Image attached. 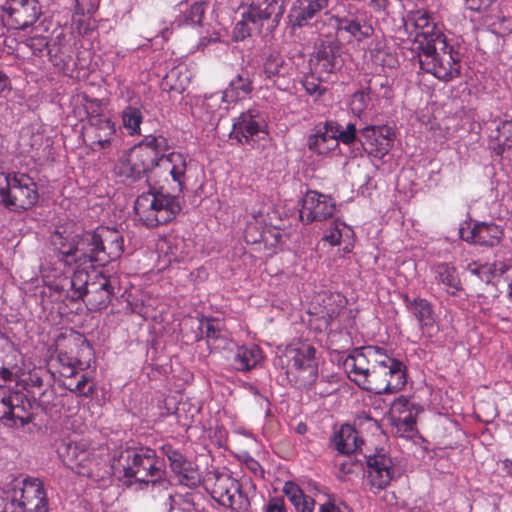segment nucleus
I'll use <instances>...</instances> for the list:
<instances>
[{
	"mask_svg": "<svg viewBox=\"0 0 512 512\" xmlns=\"http://www.w3.org/2000/svg\"><path fill=\"white\" fill-rule=\"evenodd\" d=\"M346 228L347 227H346L345 223H343L339 220H335L332 223V227H331L329 233H327L324 236V240L328 241L332 246L339 245L341 243L343 230H345Z\"/></svg>",
	"mask_w": 512,
	"mask_h": 512,
	"instance_id": "nucleus-48",
	"label": "nucleus"
},
{
	"mask_svg": "<svg viewBox=\"0 0 512 512\" xmlns=\"http://www.w3.org/2000/svg\"><path fill=\"white\" fill-rule=\"evenodd\" d=\"M167 150L168 142L165 137L145 136L139 145L132 149L128 157L119 161L118 173L135 181L159 166L169 171L177 184V191L181 193L187 179V160L181 153L172 152L166 155Z\"/></svg>",
	"mask_w": 512,
	"mask_h": 512,
	"instance_id": "nucleus-2",
	"label": "nucleus"
},
{
	"mask_svg": "<svg viewBox=\"0 0 512 512\" xmlns=\"http://www.w3.org/2000/svg\"><path fill=\"white\" fill-rule=\"evenodd\" d=\"M0 376L4 381H11L13 378L12 372L8 368H5V367H2L0 369Z\"/></svg>",
	"mask_w": 512,
	"mask_h": 512,
	"instance_id": "nucleus-63",
	"label": "nucleus"
},
{
	"mask_svg": "<svg viewBox=\"0 0 512 512\" xmlns=\"http://www.w3.org/2000/svg\"><path fill=\"white\" fill-rule=\"evenodd\" d=\"M183 73L180 69L173 68L170 72L165 76L164 81L165 84L169 86L170 90H174L176 92H182L185 90L186 86L189 83V79L184 72V77L182 78Z\"/></svg>",
	"mask_w": 512,
	"mask_h": 512,
	"instance_id": "nucleus-42",
	"label": "nucleus"
},
{
	"mask_svg": "<svg viewBox=\"0 0 512 512\" xmlns=\"http://www.w3.org/2000/svg\"><path fill=\"white\" fill-rule=\"evenodd\" d=\"M310 61L317 73H334L343 65L341 44L335 39L321 40Z\"/></svg>",
	"mask_w": 512,
	"mask_h": 512,
	"instance_id": "nucleus-12",
	"label": "nucleus"
},
{
	"mask_svg": "<svg viewBox=\"0 0 512 512\" xmlns=\"http://www.w3.org/2000/svg\"><path fill=\"white\" fill-rule=\"evenodd\" d=\"M482 266L481 264H478L476 262L470 264L468 266V270L470 271V273L476 275V276H480V270H482Z\"/></svg>",
	"mask_w": 512,
	"mask_h": 512,
	"instance_id": "nucleus-64",
	"label": "nucleus"
},
{
	"mask_svg": "<svg viewBox=\"0 0 512 512\" xmlns=\"http://www.w3.org/2000/svg\"><path fill=\"white\" fill-rule=\"evenodd\" d=\"M388 0H371V6L376 11L384 10L387 7Z\"/></svg>",
	"mask_w": 512,
	"mask_h": 512,
	"instance_id": "nucleus-61",
	"label": "nucleus"
},
{
	"mask_svg": "<svg viewBox=\"0 0 512 512\" xmlns=\"http://www.w3.org/2000/svg\"><path fill=\"white\" fill-rule=\"evenodd\" d=\"M115 474L128 479L129 485L139 484L141 490L151 488L165 491L170 487L163 461L156 451L149 447L126 448L113 458Z\"/></svg>",
	"mask_w": 512,
	"mask_h": 512,
	"instance_id": "nucleus-3",
	"label": "nucleus"
},
{
	"mask_svg": "<svg viewBox=\"0 0 512 512\" xmlns=\"http://www.w3.org/2000/svg\"><path fill=\"white\" fill-rule=\"evenodd\" d=\"M302 86L309 95L315 97H320L325 91L320 84V80L313 75L305 76L302 80Z\"/></svg>",
	"mask_w": 512,
	"mask_h": 512,
	"instance_id": "nucleus-49",
	"label": "nucleus"
},
{
	"mask_svg": "<svg viewBox=\"0 0 512 512\" xmlns=\"http://www.w3.org/2000/svg\"><path fill=\"white\" fill-rule=\"evenodd\" d=\"M113 296L114 287L111 280L102 273H98L90 283L87 293V306L93 311L105 309L110 304Z\"/></svg>",
	"mask_w": 512,
	"mask_h": 512,
	"instance_id": "nucleus-21",
	"label": "nucleus"
},
{
	"mask_svg": "<svg viewBox=\"0 0 512 512\" xmlns=\"http://www.w3.org/2000/svg\"><path fill=\"white\" fill-rule=\"evenodd\" d=\"M248 21L243 18L238 22L234 29V36L237 40H244L251 35V29L248 27Z\"/></svg>",
	"mask_w": 512,
	"mask_h": 512,
	"instance_id": "nucleus-53",
	"label": "nucleus"
},
{
	"mask_svg": "<svg viewBox=\"0 0 512 512\" xmlns=\"http://www.w3.org/2000/svg\"><path fill=\"white\" fill-rule=\"evenodd\" d=\"M315 348L309 344H301L297 347L291 346L286 350V357L289 365L297 370L313 368Z\"/></svg>",
	"mask_w": 512,
	"mask_h": 512,
	"instance_id": "nucleus-32",
	"label": "nucleus"
},
{
	"mask_svg": "<svg viewBox=\"0 0 512 512\" xmlns=\"http://www.w3.org/2000/svg\"><path fill=\"white\" fill-rule=\"evenodd\" d=\"M339 471L343 475H349L355 472V468L357 467V464L354 463L351 459L345 460L342 463H339Z\"/></svg>",
	"mask_w": 512,
	"mask_h": 512,
	"instance_id": "nucleus-57",
	"label": "nucleus"
},
{
	"mask_svg": "<svg viewBox=\"0 0 512 512\" xmlns=\"http://www.w3.org/2000/svg\"><path fill=\"white\" fill-rule=\"evenodd\" d=\"M237 512H249L250 501L248 497L242 492L241 486L236 489L235 493L230 494L228 500H224V505Z\"/></svg>",
	"mask_w": 512,
	"mask_h": 512,
	"instance_id": "nucleus-43",
	"label": "nucleus"
},
{
	"mask_svg": "<svg viewBox=\"0 0 512 512\" xmlns=\"http://www.w3.org/2000/svg\"><path fill=\"white\" fill-rule=\"evenodd\" d=\"M201 331L207 338L208 346L211 349L224 348L227 337L220 328V324L214 320H205L201 322Z\"/></svg>",
	"mask_w": 512,
	"mask_h": 512,
	"instance_id": "nucleus-38",
	"label": "nucleus"
},
{
	"mask_svg": "<svg viewBox=\"0 0 512 512\" xmlns=\"http://www.w3.org/2000/svg\"><path fill=\"white\" fill-rule=\"evenodd\" d=\"M7 188L2 189L4 204L13 210H26L38 200L36 184L26 174H14L6 178Z\"/></svg>",
	"mask_w": 512,
	"mask_h": 512,
	"instance_id": "nucleus-8",
	"label": "nucleus"
},
{
	"mask_svg": "<svg viewBox=\"0 0 512 512\" xmlns=\"http://www.w3.org/2000/svg\"><path fill=\"white\" fill-rule=\"evenodd\" d=\"M420 68L448 82L460 74V56L446 38L436 40L434 44L422 46L418 54Z\"/></svg>",
	"mask_w": 512,
	"mask_h": 512,
	"instance_id": "nucleus-6",
	"label": "nucleus"
},
{
	"mask_svg": "<svg viewBox=\"0 0 512 512\" xmlns=\"http://www.w3.org/2000/svg\"><path fill=\"white\" fill-rule=\"evenodd\" d=\"M182 207L177 195L163 191L149 190L139 195L134 211L139 221L149 228L171 222L180 213Z\"/></svg>",
	"mask_w": 512,
	"mask_h": 512,
	"instance_id": "nucleus-5",
	"label": "nucleus"
},
{
	"mask_svg": "<svg viewBox=\"0 0 512 512\" xmlns=\"http://www.w3.org/2000/svg\"><path fill=\"white\" fill-rule=\"evenodd\" d=\"M307 146L319 155L327 154L337 147L335 136L328 129V121L315 127L314 133L308 137Z\"/></svg>",
	"mask_w": 512,
	"mask_h": 512,
	"instance_id": "nucleus-27",
	"label": "nucleus"
},
{
	"mask_svg": "<svg viewBox=\"0 0 512 512\" xmlns=\"http://www.w3.org/2000/svg\"><path fill=\"white\" fill-rule=\"evenodd\" d=\"M205 14L204 5L201 2H194L185 11L179 19L180 25H200Z\"/></svg>",
	"mask_w": 512,
	"mask_h": 512,
	"instance_id": "nucleus-41",
	"label": "nucleus"
},
{
	"mask_svg": "<svg viewBox=\"0 0 512 512\" xmlns=\"http://www.w3.org/2000/svg\"><path fill=\"white\" fill-rule=\"evenodd\" d=\"M262 360V352L258 346L246 347L242 346L237 349L234 358L233 365L238 371L250 370Z\"/></svg>",
	"mask_w": 512,
	"mask_h": 512,
	"instance_id": "nucleus-33",
	"label": "nucleus"
},
{
	"mask_svg": "<svg viewBox=\"0 0 512 512\" xmlns=\"http://www.w3.org/2000/svg\"><path fill=\"white\" fill-rule=\"evenodd\" d=\"M283 492L288 497L290 502L296 501L297 499L299 500V497L303 493L300 487L292 481H288L284 484Z\"/></svg>",
	"mask_w": 512,
	"mask_h": 512,
	"instance_id": "nucleus-52",
	"label": "nucleus"
},
{
	"mask_svg": "<svg viewBox=\"0 0 512 512\" xmlns=\"http://www.w3.org/2000/svg\"><path fill=\"white\" fill-rule=\"evenodd\" d=\"M240 482L232 477L223 475L218 477L214 486L213 493L216 495L219 503L224 505V500H228L230 494L235 493L239 489Z\"/></svg>",
	"mask_w": 512,
	"mask_h": 512,
	"instance_id": "nucleus-39",
	"label": "nucleus"
},
{
	"mask_svg": "<svg viewBox=\"0 0 512 512\" xmlns=\"http://www.w3.org/2000/svg\"><path fill=\"white\" fill-rule=\"evenodd\" d=\"M330 0H296L290 11V18L294 27L309 25L317 19L329 6Z\"/></svg>",
	"mask_w": 512,
	"mask_h": 512,
	"instance_id": "nucleus-20",
	"label": "nucleus"
},
{
	"mask_svg": "<svg viewBox=\"0 0 512 512\" xmlns=\"http://www.w3.org/2000/svg\"><path fill=\"white\" fill-rule=\"evenodd\" d=\"M366 463V483L369 490L377 494L395 478L396 468L392 458L383 449L367 456Z\"/></svg>",
	"mask_w": 512,
	"mask_h": 512,
	"instance_id": "nucleus-10",
	"label": "nucleus"
},
{
	"mask_svg": "<svg viewBox=\"0 0 512 512\" xmlns=\"http://www.w3.org/2000/svg\"><path fill=\"white\" fill-rule=\"evenodd\" d=\"M369 92L365 90L356 91L351 99L350 107L354 115L360 116L370 103Z\"/></svg>",
	"mask_w": 512,
	"mask_h": 512,
	"instance_id": "nucleus-45",
	"label": "nucleus"
},
{
	"mask_svg": "<svg viewBox=\"0 0 512 512\" xmlns=\"http://www.w3.org/2000/svg\"><path fill=\"white\" fill-rule=\"evenodd\" d=\"M263 73L267 79L277 83L279 79L286 78L291 75L292 66L280 53L271 52L265 57Z\"/></svg>",
	"mask_w": 512,
	"mask_h": 512,
	"instance_id": "nucleus-31",
	"label": "nucleus"
},
{
	"mask_svg": "<svg viewBox=\"0 0 512 512\" xmlns=\"http://www.w3.org/2000/svg\"><path fill=\"white\" fill-rule=\"evenodd\" d=\"M328 129L335 136L337 145L339 143L352 145L359 139L357 136L358 129L356 124L351 122L347 123L346 126H342L337 121L329 120Z\"/></svg>",
	"mask_w": 512,
	"mask_h": 512,
	"instance_id": "nucleus-37",
	"label": "nucleus"
},
{
	"mask_svg": "<svg viewBox=\"0 0 512 512\" xmlns=\"http://www.w3.org/2000/svg\"><path fill=\"white\" fill-rule=\"evenodd\" d=\"M21 397L18 394L3 397L0 401V419L4 420L7 425H16L19 421L21 426L27 424L30 419L24 416L23 407H20L19 402Z\"/></svg>",
	"mask_w": 512,
	"mask_h": 512,
	"instance_id": "nucleus-30",
	"label": "nucleus"
},
{
	"mask_svg": "<svg viewBox=\"0 0 512 512\" xmlns=\"http://www.w3.org/2000/svg\"><path fill=\"white\" fill-rule=\"evenodd\" d=\"M466 8L474 12L487 11L496 0H463Z\"/></svg>",
	"mask_w": 512,
	"mask_h": 512,
	"instance_id": "nucleus-51",
	"label": "nucleus"
},
{
	"mask_svg": "<svg viewBox=\"0 0 512 512\" xmlns=\"http://www.w3.org/2000/svg\"><path fill=\"white\" fill-rule=\"evenodd\" d=\"M0 512H49L42 482L39 479L13 480L0 495Z\"/></svg>",
	"mask_w": 512,
	"mask_h": 512,
	"instance_id": "nucleus-4",
	"label": "nucleus"
},
{
	"mask_svg": "<svg viewBox=\"0 0 512 512\" xmlns=\"http://www.w3.org/2000/svg\"><path fill=\"white\" fill-rule=\"evenodd\" d=\"M319 512H341V511L334 503L327 502L320 506Z\"/></svg>",
	"mask_w": 512,
	"mask_h": 512,
	"instance_id": "nucleus-60",
	"label": "nucleus"
},
{
	"mask_svg": "<svg viewBox=\"0 0 512 512\" xmlns=\"http://www.w3.org/2000/svg\"><path fill=\"white\" fill-rule=\"evenodd\" d=\"M60 373L63 377L70 379L77 374V371L71 362H67V365L62 368Z\"/></svg>",
	"mask_w": 512,
	"mask_h": 512,
	"instance_id": "nucleus-59",
	"label": "nucleus"
},
{
	"mask_svg": "<svg viewBox=\"0 0 512 512\" xmlns=\"http://www.w3.org/2000/svg\"><path fill=\"white\" fill-rule=\"evenodd\" d=\"M359 133V141L367 154L381 159L389 153L394 140L392 128L386 125L366 126Z\"/></svg>",
	"mask_w": 512,
	"mask_h": 512,
	"instance_id": "nucleus-11",
	"label": "nucleus"
},
{
	"mask_svg": "<svg viewBox=\"0 0 512 512\" xmlns=\"http://www.w3.org/2000/svg\"><path fill=\"white\" fill-rule=\"evenodd\" d=\"M335 23L339 33H347L357 40L369 37L372 33L371 27L362 26L360 21L352 17H336Z\"/></svg>",
	"mask_w": 512,
	"mask_h": 512,
	"instance_id": "nucleus-36",
	"label": "nucleus"
},
{
	"mask_svg": "<svg viewBox=\"0 0 512 512\" xmlns=\"http://www.w3.org/2000/svg\"><path fill=\"white\" fill-rule=\"evenodd\" d=\"M63 462L77 473H84L91 463V452L85 442L70 441L59 451Z\"/></svg>",
	"mask_w": 512,
	"mask_h": 512,
	"instance_id": "nucleus-22",
	"label": "nucleus"
},
{
	"mask_svg": "<svg viewBox=\"0 0 512 512\" xmlns=\"http://www.w3.org/2000/svg\"><path fill=\"white\" fill-rule=\"evenodd\" d=\"M11 17L21 29L33 25L41 15V7L37 0H13Z\"/></svg>",
	"mask_w": 512,
	"mask_h": 512,
	"instance_id": "nucleus-26",
	"label": "nucleus"
},
{
	"mask_svg": "<svg viewBox=\"0 0 512 512\" xmlns=\"http://www.w3.org/2000/svg\"><path fill=\"white\" fill-rule=\"evenodd\" d=\"M161 451L168 458L170 467L178 476L180 484L190 488L196 487L199 478L186 457L170 444L163 445Z\"/></svg>",
	"mask_w": 512,
	"mask_h": 512,
	"instance_id": "nucleus-17",
	"label": "nucleus"
},
{
	"mask_svg": "<svg viewBox=\"0 0 512 512\" xmlns=\"http://www.w3.org/2000/svg\"><path fill=\"white\" fill-rule=\"evenodd\" d=\"M142 119V112L136 107L128 106L122 111L123 126L128 130L130 135L140 133Z\"/></svg>",
	"mask_w": 512,
	"mask_h": 512,
	"instance_id": "nucleus-40",
	"label": "nucleus"
},
{
	"mask_svg": "<svg viewBox=\"0 0 512 512\" xmlns=\"http://www.w3.org/2000/svg\"><path fill=\"white\" fill-rule=\"evenodd\" d=\"M459 232L464 241L485 247L498 245L504 236L503 229L493 222H476L472 228L461 227Z\"/></svg>",
	"mask_w": 512,
	"mask_h": 512,
	"instance_id": "nucleus-15",
	"label": "nucleus"
},
{
	"mask_svg": "<svg viewBox=\"0 0 512 512\" xmlns=\"http://www.w3.org/2000/svg\"><path fill=\"white\" fill-rule=\"evenodd\" d=\"M283 13L284 7L278 0H252L243 18L261 28L270 19L274 26L278 25Z\"/></svg>",
	"mask_w": 512,
	"mask_h": 512,
	"instance_id": "nucleus-16",
	"label": "nucleus"
},
{
	"mask_svg": "<svg viewBox=\"0 0 512 512\" xmlns=\"http://www.w3.org/2000/svg\"><path fill=\"white\" fill-rule=\"evenodd\" d=\"M96 236L100 250H103L107 257V263L120 258L124 251V238L118 230L98 227Z\"/></svg>",
	"mask_w": 512,
	"mask_h": 512,
	"instance_id": "nucleus-23",
	"label": "nucleus"
},
{
	"mask_svg": "<svg viewBox=\"0 0 512 512\" xmlns=\"http://www.w3.org/2000/svg\"><path fill=\"white\" fill-rule=\"evenodd\" d=\"M435 278L446 287L449 295H456L462 290V284L455 267L447 263H441L435 267Z\"/></svg>",
	"mask_w": 512,
	"mask_h": 512,
	"instance_id": "nucleus-34",
	"label": "nucleus"
},
{
	"mask_svg": "<svg viewBox=\"0 0 512 512\" xmlns=\"http://www.w3.org/2000/svg\"><path fill=\"white\" fill-rule=\"evenodd\" d=\"M322 309L319 312L320 320L323 321L324 327L330 329L341 328L342 318L345 314L347 305L346 298L340 293H324L321 298Z\"/></svg>",
	"mask_w": 512,
	"mask_h": 512,
	"instance_id": "nucleus-19",
	"label": "nucleus"
},
{
	"mask_svg": "<svg viewBox=\"0 0 512 512\" xmlns=\"http://www.w3.org/2000/svg\"><path fill=\"white\" fill-rule=\"evenodd\" d=\"M491 265L496 277L504 275L511 268L508 262H494Z\"/></svg>",
	"mask_w": 512,
	"mask_h": 512,
	"instance_id": "nucleus-56",
	"label": "nucleus"
},
{
	"mask_svg": "<svg viewBox=\"0 0 512 512\" xmlns=\"http://www.w3.org/2000/svg\"><path fill=\"white\" fill-rule=\"evenodd\" d=\"M335 202L325 194L309 190L302 199L300 219L308 224L314 221H324L333 216Z\"/></svg>",
	"mask_w": 512,
	"mask_h": 512,
	"instance_id": "nucleus-13",
	"label": "nucleus"
},
{
	"mask_svg": "<svg viewBox=\"0 0 512 512\" xmlns=\"http://www.w3.org/2000/svg\"><path fill=\"white\" fill-rule=\"evenodd\" d=\"M147 490L150 491V493L152 494L153 497H157V496H160V495L167 496V503L169 504L170 509H172L173 502H174V495H172L169 492V488L167 490H165V491H161L159 489H154V491L152 492L151 488H148Z\"/></svg>",
	"mask_w": 512,
	"mask_h": 512,
	"instance_id": "nucleus-58",
	"label": "nucleus"
},
{
	"mask_svg": "<svg viewBox=\"0 0 512 512\" xmlns=\"http://www.w3.org/2000/svg\"><path fill=\"white\" fill-rule=\"evenodd\" d=\"M52 242L58 250L59 259L66 264L85 265L95 262L105 265L107 263L106 255L98 246L96 230L77 235L71 242H65L62 235L56 233Z\"/></svg>",
	"mask_w": 512,
	"mask_h": 512,
	"instance_id": "nucleus-7",
	"label": "nucleus"
},
{
	"mask_svg": "<svg viewBox=\"0 0 512 512\" xmlns=\"http://www.w3.org/2000/svg\"><path fill=\"white\" fill-rule=\"evenodd\" d=\"M265 512H286L283 499L272 498L265 507Z\"/></svg>",
	"mask_w": 512,
	"mask_h": 512,
	"instance_id": "nucleus-54",
	"label": "nucleus"
},
{
	"mask_svg": "<svg viewBox=\"0 0 512 512\" xmlns=\"http://www.w3.org/2000/svg\"><path fill=\"white\" fill-rule=\"evenodd\" d=\"M362 444L358 432L349 424L342 425L331 440V445L341 454H352Z\"/></svg>",
	"mask_w": 512,
	"mask_h": 512,
	"instance_id": "nucleus-28",
	"label": "nucleus"
},
{
	"mask_svg": "<svg viewBox=\"0 0 512 512\" xmlns=\"http://www.w3.org/2000/svg\"><path fill=\"white\" fill-rule=\"evenodd\" d=\"M65 35L60 32L54 39L53 42H49L45 36L33 35L26 40V46L32 51L34 55L41 56L43 52L52 60L53 57H57L58 54L63 53V40Z\"/></svg>",
	"mask_w": 512,
	"mask_h": 512,
	"instance_id": "nucleus-29",
	"label": "nucleus"
},
{
	"mask_svg": "<svg viewBox=\"0 0 512 512\" xmlns=\"http://www.w3.org/2000/svg\"><path fill=\"white\" fill-rule=\"evenodd\" d=\"M253 90V82L248 72H242L236 75L229 83L228 87L221 93L211 95L210 100L216 98L228 104L235 103L247 97Z\"/></svg>",
	"mask_w": 512,
	"mask_h": 512,
	"instance_id": "nucleus-24",
	"label": "nucleus"
},
{
	"mask_svg": "<svg viewBox=\"0 0 512 512\" xmlns=\"http://www.w3.org/2000/svg\"><path fill=\"white\" fill-rule=\"evenodd\" d=\"M82 136L93 150H107L116 142V128L109 117L101 114L90 115L82 127Z\"/></svg>",
	"mask_w": 512,
	"mask_h": 512,
	"instance_id": "nucleus-9",
	"label": "nucleus"
},
{
	"mask_svg": "<svg viewBox=\"0 0 512 512\" xmlns=\"http://www.w3.org/2000/svg\"><path fill=\"white\" fill-rule=\"evenodd\" d=\"M343 367L351 381L375 394L401 390L407 382L406 366L383 348L366 346L346 357Z\"/></svg>",
	"mask_w": 512,
	"mask_h": 512,
	"instance_id": "nucleus-1",
	"label": "nucleus"
},
{
	"mask_svg": "<svg viewBox=\"0 0 512 512\" xmlns=\"http://www.w3.org/2000/svg\"><path fill=\"white\" fill-rule=\"evenodd\" d=\"M298 512H313L315 501L310 496L301 494L299 500L291 501Z\"/></svg>",
	"mask_w": 512,
	"mask_h": 512,
	"instance_id": "nucleus-50",
	"label": "nucleus"
},
{
	"mask_svg": "<svg viewBox=\"0 0 512 512\" xmlns=\"http://www.w3.org/2000/svg\"><path fill=\"white\" fill-rule=\"evenodd\" d=\"M411 21L416 29L415 37L420 50L424 45L434 44L436 40L446 38L426 12L417 11Z\"/></svg>",
	"mask_w": 512,
	"mask_h": 512,
	"instance_id": "nucleus-25",
	"label": "nucleus"
},
{
	"mask_svg": "<svg viewBox=\"0 0 512 512\" xmlns=\"http://www.w3.org/2000/svg\"><path fill=\"white\" fill-rule=\"evenodd\" d=\"M69 289L67 290V297L72 301L83 299L87 296L90 286V275L85 270H76L73 275L67 279Z\"/></svg>",
	"mask_w": 512,
	"mask_h": 512,
	"instance_id": "nucleus-35",
	"label": "nucleus"
},
{
	"mask_svg": "<svg viewBox=\"0 0 512 512\" xmlns=\"http://www.w3.org/2000/svg\"><path fill=\"white\" fill-rule=\"evenodd\" d=\"M406 309L416 319L422 333H429L435 326L437 314L433 304L425 298L411 299L407 294L401 296Z\"/></svg>",
	"mask_w": 512,
	"mask_h": 512,
	"instance_id": "nucleus-18",
	"label": "nucleus"
},
{
	"mask_svg": "<svg viewBox=\"0 0 512 512\" xmlns=\"http://www.w3.org/2000/svg\"><path fill=\"white\" fill-rule=\"evenodd\" d=\"M89 382V377L86 374H81L80 379L75 385L72 383L63 382L62 386L78 396L89 397L94 392V387L92 384H89Z\"/></svg>",
	"mask_w": 512,
	"mask_h": 512,
	"instance_id": "nucleus-44",
	"label": "nucleus"
},
{
	"mask_svg": "<svg viewBox=\"0 0 512 512\" xmlns=\"http://www.w3.org/2000/svg\"><path fill=\"white\" fill-rule=\"evenodd\" d=\"M496 278L495 274H494V271L492 269V265L491 264H484L482 266V270H480V276H479V279L482 281V282H485V283H490L492 282V280Z\"/></svg>",
	"mask_w": 512,
	"mask_h": 512,
	"instance_id": "nucleus-55",
	"label": "nucleus"
},
{
	"mask_svg": "<svg viewBox=\"0 0 512 512\" xmlns=\"http://www.w3.org/2000/svg\"><path fill=\"white\" fill-rule=\"evenodd\" d=\"M408 401L404 398H399L393 402L392 408L394 410L401 411L402 408L406 407Z\"/></svg>",
	"mask_w": 512,
	"mask_h": 512,
	"instance_id": "nucleus-62",
	"label": "nucleus"
},
{
	"mask_svg": "<svg viewBox=\"0 0 512 512\" xmlns=\"http://www.w3.org/2000/svg\"><path fill=\"white\" fill-rule=\"evenodd\" d=\"M497 140L502 150L512 147V121H504L498 126Z\"/></svg>",
	"mask_w": 512,
	"mask_h": 512,
	"instance_id": "nucleus-46",
	"label": "nucleus"
},
{
	"mask_svg": "<svg viewBox=\"0 0 512 512\" xmlns=\"http://www.w3.org/2000/svg\"><path fill=\"white\" fill-rule=\"evenodd\" d=\"M259 133H267V122L258 108L248 109L234 119L231 137L239 143H249Z\"/></svg>",
	"mask_w": 512,
	"mask_h": 512,
	"instance_id": "nucleus-14",
	"label": "nucleus"
},
{
	"mask_svg": "<svg viewBox=\"0 0 512 512\" xmlns=\"http://www.w3.org/2000/svg\"><path fill=\"white\" fill-rule=\"evenodd\" d=\"M169 255L170 261H182L188 252L184 249L185 242L182 238L175 237L171 239L169 242Z\"/></svg>",
	"mask_w": 512,
	"mask_h": 512,
	"instance_id": "nucleus-47",
	"label": "nucleus"
}]
</instances>
